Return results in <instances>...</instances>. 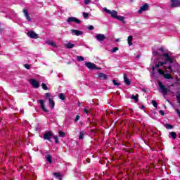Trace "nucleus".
Instances as JSON below:
<instances>
[{
    "label": "nucleus",
    "mask_w": 180,
    "mask_h": 180,
    "mask_svg": "<svg viewBox=\"0 0 180 180\" xmlns=\"http://www.w3.org/2000/svg\"><path fill=\"white\" fill-rule=\"evenodd\" d=\"M162 57H165V61H159V64H160V65H165L167 63H169V64L174 63V59L168 53H162Z\"/></svg>",
    "instance_id": "1"
},
{
    "label": "nucleus",
    "mask_w": 180,
    "mask_h": 180,
    "mask_svg": "<svg viewBox=\"0 0 180 180\" xmlns=\"http://www.w3.org/2000/svg\"><path fill=\"white\" fill-rule=\"evenodd\" d=\"M158 74H160V75H162V77H163L165 79H174V77H172V76L171 75V74L165 73V72H164V70H162V69H159V70H158Z\"/></svg>",
    "instance_id": "2"
},
{
    "label": "nucleus",
    "mask_w": 180,
    "mask_h": 180,
    "mask_svg": "<svg viewBox=\"0 0 180 180\" xmlns=\"http://www.w3.org/2000/svg\"><path fill=\"white\" fill-rule=\"evenodd\" d=\"M85 65L89 70H102L101 68H98L95 63L91 62H86Z\"/></svg>",
    "instance_id": "3"
},
{
    "label": "nucleus",
    "mask_w": 180,
    "mask_h": 180,
    "mask_svg": "<svg viewBox=\"0 0 180 180\" xmlns=\"http://www.w3.org/2000/svg\"><path fill=\"white\" fill-rule=\"evenodd\" d=\"M158 86L163 95H167V94H168V92L169 91V90L167 89V87H165L164 84H162V82H161V81H158Z\"/></svg>",
    "instance_id": "4"
},
{
    "label": "nucleus",
    "mask_w": 180,
    "mask_h": 180,
    "mask_svg": "<svg viewBox=\"0 0 180 180\" xmlns=\"http://www.w3.org/2000/svg\"><path fill=\"white\" fill-rule=\"evenodd\" d=\"M103 9L104 11H105L106 13H108V15H110L112 18H114L115 19H116L117 16V11L115 10L110 11V10L108 9V8L106 7H104Z\"/></svg>",
    "instance_id": "5"
},
{
    "label": "nucleus",
    "mask_w": 180,
    "mask_h": 180,
    "mask_svg": "<svg viewBox=\"0 0 180 180\" xmlns=\"http://www.w3.org/2000/svg\"><path fill=\"white\" fill-rule=\"evenodd\" d=\"M27 35L30 39H39L40 37V35L39 34H37L36 32H34V31L32 30L28 31Z\"/></svg>",
    "instance_id": "6"
},
{
    "label": "nucleus",
    "mask_w": 180,
    "mask_h": 180,
    "mask_svg": "<svg viewBox=\"0 0 180 180\" xmlns=\"http://www.w3.org/2000/svg\"><path fill=\"white\" fill-rule=\"evenodd\" d=\"M53 132H51V131H48L44 134V140H48V141L51 142V137H53Z\"/></svg>",
    "instance_id": "7"
},
{
    "label": "nucleus",
    "mask_w": 180,
    "mask_h": 180,
    "mask_svg": "<svg viewBox=\"0 0 180 180\" xmlns=\"http://www.w3.org/2000/svg\"><path fill=\"white\" fill-rule=\"evenodd\" d=\"M30 84L33 86V88H40V83L39 81L34 79H30Z\"/></svg>",
    "instance_id": "8"
},
{
    "label": "nucleus",
    "mask_w": 180,
    "mask_h": 180,
    "mask_svg": "<svg viewBox=\"0 0 180 180\" xmlns=\"http://www.w3.org/2000/svg\"><path fill=\"white\" fill-rule=\"evenodd\" d=\"M68 23H71V22H75L78 25L81 23V20L75 18V17H69L67 20Z\"/></svg>",
    "instance_id": "9"
},
{
    "label": "nucleus",
    "mask_w": 180,
    "mask_h": 180,
    "mask_svg": "<svg viewBox=\"0 0 180 180\" xmlns=\"http://www.w3.org/2000/svg\"><path fill=\"white\" fill-rule=\"evenodd\" d=\"M171 1V7L172 8H179L180 6V0H170Z\"/></svg>",
    "instance_id": "10"
},
{
    "label": "nucleus",
    "mask_w": 180,
    "mask_h": 180,
    "mask_svg": "<svg viewBox=\"0 0 180 180\" xmlns=\"http://www.w3.org/2000/svg\"><path fill=\"white\" fill-rule=\"evenodd\" d=\"M148 4H145L143 6H141L140 9L138 11L139 13H142L143 12H146V11H148Z\"/></svg>",
    "instance_id": "11"
},
{
    "label": "nucleus",
    "mask_w": 180,
    "mask_h": 180,
    "mask_svg": "<svg viewBox=\"0 0 180 180\" xmlns=\"http://www.w3.org/2000/svg\"><path fill=\"white\" fill-rule=\"evenodd\" d=\"M96 39L98 41H103L106 39V36L103 34H98L96 35Z\"/></svg>",
    "instance_id": "12"
},
{
    "label": "nucleus",
    "mask_w": 180,
    "mask_h": 180,
    "mask_svg": "<svg viewBox=\"0 0 180 180\" xmlns=\"http://www.w3.org/2000/svg\"><path fill=\"white\" fill-rule=\"evenodd\" d=\"M38 103L41 105V108L42 110H44V112H49V110L46 108V105H44V100H38Z\"/></svg>",
    "instance_id": "13"
},
{
    "label": "nucleus",
    "mask_w": 180,
    "mask_h": 180,
    "mask_svg": "<svg viewBox=\"0 0 180 180\" xmlns=\"http://www.w3.org/2000/svg\"><path fill=\"white\" fill-rule=\"evenodd\" d=\"M24 15H25V17L26 18L28 22H31L32 21V18H30V15L29 14V11H27V9H24L22 11Z\"/></svg>",
    "instance_id": "14"
},
{
    "label": "nucleus",
    "mask_w": 180,
    "mask_h": 180,
    "mask_svg": "<svg viewBox=\"0 0 180 180\" xmlns=\"http://www.w3.org/2000/svg\"><path fill=\"white\" fill-rule=\"evenodd\" d=\"M72 34H75V36H82L84 32L78 30H71Z\"/></svg>",
    "instance_id": "15"
},
{
    "label": "nucleus",
    "mask_w": 180,
    "mask_h": 180,
    "mask_svg": "<svg viewBox=\"0 0 180 180\" xmlns=\"http://www.w3.org/2000/svg\"><path fill=\"white\" fill-rule=\"evenodd\" d=\"M124 82L127 84L128 86L131 85V82L130 81V79L127 78V74H124Z\"/></svg>",
    "instance_id": "16"
},
{
    "label": "nucleus",
    "mask_w": 180,
    "mask_h": 180,
    "mask_svg": "<svg viewBox=\"0 0 180 180\" xmlns=\"http://www.w3.org/2000/svg\"><path fill=\"white\" fill-rule=\"evenodd\" d=\"M49 105L51 109H54V107L56 106V102H54L53 98H49Z\"/></svg>",
    "instance_id": "17"
},
{
    "label": "nucleus",
    "mask_w": 180,
    "mask_h": 180,
    "mask_svg": "<svg viewBox=\"0 0 180 180\" xmlns=\"http://www.w3.org/2000/svg\"><path fill=\"white\" fill-rule=\"evenodd\" d=\"M98 76L100 79H108V77H109L105 73H98Z\"/></svg>",
    "instance_id": "18"
},
{
    "label": "nucleus",
    "mask_w": 180,
    "mask_h": 180,
    "mask_svg": "<svg viewBox=\"0 0 180 180\" xmlns=\"http://www.w3.org/2000/svg\"><path fill=\"white\" fill-rule=\"evenodd\" d=\"M115 19L122 22L124 25L126 24V21L124 20V17L123 16L117 15V18H115Z\"/></svg>",
    "instance_id": "19"
},
{
    "label": "nucleus",
    "mask_w": 180,
    "mask_h": 180,
    "mask_svg": "<svg viewBox=\"0 0 180 180\" xmlns=\"http://www.w3.org/2000/svg\"><path fill=\"white\" fill-rule=\"evenodd\" d=\"M129 46H131L133 44V36L130 35L127 39Z\"/></svg>",
    "instance_id": "20"
},
{
    "label": "nucleus",
    "mask_w": 180,
    "mask_h": 180,
    "mask_svg": "<svg viewBox=\"0 0 180 180\" xmlns=\"http://www.w3.org/2000/svg\"><path fill=\"white\" fill-rule=\"evenodd\" d=\"M65 47L66 49H73V47H75V44H71V43H68L65 44Z\"/></svg>",
    "instance_id": "21"
},
{
    "label": "nucleus",
    "mask_w": 180,
    "mask_h": 180,
    "mask_svg": "<svg viewBox=\"0 0 180 180\" xmlns=\"http://www.w3.org/2000/svg\"><path fill=\"white\" fill-rule=\"evenodd\" d=\"M46 161L49 162V164H51V162H53V156H51V155H48L46 156Z\"/></svg>",
    "instance_id": "22"
},
{
    "label": "nucleus",
    "mask_w": 180,
    "mask_h": 180,
    "mask_svg": "<svg viewBox=\"0 0 180 180\" xmlns=\"http://www.w3.org/2000/svg\"><path fill=\"white\" fill-rule=\"evenodd\" d=\"M169 136H171V137L173 140H175L176 139V132L171 131V132H169Z\"/></svg>",
    "instance_id": "23"
},
{
    "label": "nucleus",
    "mask_w": 180,
    "mask_h": 180,
    "mask_svg": "<svg viewBox=\"0 0 180 180\" xmlns=\"http://www.w3.org/2000/svg\"><path fill=\"white\" fill-rule=\"evenodd\" d=\"M131 99H134V101H135V103H137V102H139V94H136V96H134V94H132Z\"/></svg>",
    "instance_id": "24"
},
{
    "label": "nucleus",
    "mask_w": 180,
    "mask_h": 180,
    "mask_svg": "<svg viewBox=\"0 0 180 180\" xmlns=\"http://www.w3.org/2000/svg\"><path fill=\"white\" fill-rule=\"evenodd\" d=\"M53 175H54V176H55L56 178H57V179H58V180H63V179L61 178V174L55 172V173H53Z\"/></svg>",
    "instance_id": "25"
},
{
    "label": "nucleus",
    "mask_w": 180,
    "mask_h": 180,
    "mask_svg": "<svg viewBox=\"0 0 180 180\" xmlns=\"http://www.w3.org/2000/svg\"><path fill=\"white\" fill-rule=\"evenodd\" d=\"M165 127L167 129V130H171L172 129H174V126L169 124H164Z\"/></svg>",
    "instance_id": "26"
},
{
    "label": "nucleus",
    "mask_w": 180,
    "mask_h": 180,
    "mask_svg": "<svg viewBox=\"0 0 180 180\" xmlns=\"http://www.w3.org/2000/svg\"><path fill=\"white\" fill-rule=\"evenodd\" d=\"M58 98L59 99H60L61 101H65V95H64V94L60 93L58 95Z\"/></svg>",
    "instance_id": "27"
},
{
    "label": "nucleus",
    "mask_w": 180,
    "mask_h": 180,
    "mask_svg": "<svg viewBox=\"0 0 180 180\" xmlns=\"http://www.w3.org/2000/svg\"><path fill=\"white\" fill-rule=\"evenodd\" d=\"M46 43L49 46H52V47H57V45L53 41H46Z\"/></svg>",
    "instance_id": "28"
},
{
    "label": "nucleus",
    "mask_w": 180,
    "mask_h": 180,
    "mask_svg": "<svg viewBox=\"0 0 180 180\" xmlns=\"http://www.w3.org/2000/svg\"><path fill=\"white\" fill-rule=\"evenodd\" d=\"M84 134H85V132L84 131H80L79 140H82L84 139Z\"/></svg>",
    "instance_id": "29"
},
{
    "label": "nucleus",
    "mask_w": 180,
    "mask_h": 180,
    "mask_svg": "<svg viewBox=\"0 0 180 180\" xmlns=\"http://www.w3.org/2000/svg\"><path fill=\"white\" fill-rule=\"evenodd\" d=\"M41 86H42V89H44V91H49V87L47 86V85L46 84L42 83Z\"/></svg>",
    "instance_id": "30"
},
{
    "label": "nucleus",
    "mask_w": 180,
    "mask_h": 180,
    "mask_svg": "<svg viewBox=\"0 0 180 180\" xmlns=\"http://www.w3.org/2000/svg\"><path fill=\"white\" fill-rule=\"evenodd\" d=\"M151 103H152L153 106H154V108H158V103H157V101L153 100L151 101Z\"/></svg>",
    "instance_id": "31"
},
{
    "label": "nucleus",
    "mask_w": 180,
    "mask_h": 180,
    "mask_svg": "<svg viewBox=\"0 0 180 180\" xmlns=\"http://www.w3.org/2000/svg\"><path fill=\"white\" fill-rule=\"evenodd\" d=\"M112 83L114 85L117 86H120V85H122L120 83L117 82L116 79H112Z\"/></svg>",
    "instance_id": "32"
},
{
    "label": "nucleus",
    "mask_w": 180,
    "mask_h": 180,
    "mask_svg": "<svg viewBox=\"0 0 180 180\" xmlns=\"http://www.w3.org/2000/svg\"><path fill=\"white\" fill-rule=\"evenodd\" d=\"M89 17V13H83V18L84 19H88Z\"/></svg>",
    "instance_id": "33"
},
{
    "label": "nucleus",
    "mask_w": 180,
    "mask_h": 180,
    "mask_svg": "<svg viewBox=\"0 0 180 180\" xmlns=\"http://www.w3.org/2000/svg\"><path fill=\"white\" fill-rule=\"evenodd\" d=\"M77 61H79V63L84 61V57H82V56H77Z\"/></svg>",
    "instance_id": "34"
},
{
    "label": "nucleus",
    "mask_w": 180,
    "mask_h": 180,
    "mask_svg": "<svg viewBox=\"0 0 180 180\" xmlns=\"http://www.w3.org/2000/svg\"><path fill=\"white\" fill-rule=\"evenodd\" d=\"M45 97H46V98L47 100H49V101H50V99H51V98H50V93H46V94H45Z\"/></svg>",
    "instance_id": "35"
},
{
    "label": "nucleus",
    "mask_w": 180,
    "mask_h": 180,
    "mask_svg": "<svg viewBox=\"0 0 180 180\" xmlns=\"http://www.w3.org/2000/svg\"><path fill=\"white\" fill-rule=\"evenodd\" d=\"M59 136H60V137H65V133L60 131H59Z\"/></svg>",
    "instance_id": "36"
},
{
    "label": "nucleus",
    "mask_w": 180,
    "mask_h": 180,
    "mask_svg": "<svg viewBox=\"0 0 180 180\" xmlns=\"http://www.w3.org/2000/svg\"><path fill=\"white\" fill-rule=\"evenodd\" d=\"M165 68L169 70L170 72H174V70H172V66L171 65H169L167 68Z\"/></svg>",
    "instance_id": "37"
},
{
    "label": "nucleus",
    "mask_w": 180,
    "mask_h": 180,
    "mask_svg": "<svg viewBox=\"0 0 180 180\" xmlns=\"http://www.w3.org/2000/svg\"><path fill=\"white\" fill-rule=\"evenodd\" d=\"M117 50H119V48L115 47V48H113V49L111 50V51H112V53H116V51H117Z\"/></svg>",
    "instance_id": "38"
},
{
    "label": "nucleus",
    "mask_w": 180,
    "mask_h": 180,
    "mask_svg": "<svg viewBox=\"0 0 180 180\" xmlns=\"http://www.w3.org/2000/svg\"><path fill=\"white\" fill-rule=\"evenodd\" d=\"M24 67L26 68V70H30V65L29 64H25Z\"/></svg>",
    "instance_id": "39"
},
{
    "label": "nucleus",
    "mask_w": 180,
    "mask_h": 180,
    "mask_svg": "<svg viewBox=\"0 0 180 180\" xmlns=\"http://www.w3.org/2000/svg\"><path fill=\"white\" fill-rule=\"evenodd\" d=\"M56 144H58V136H53Z\"/></svg>",
    "instance_id": "40"
},
{
    "label": "nucleus",
    "mask_w": 180,
    "mask_h": 180,
    "mask_svg": "<svg viewBox=\"0 0 180 180\" xmlns=\"http://www.w3.org/2000/svg\"><path fill=\"white\" fill-rule=\"evenodd\" d=\"M90 2H91V0H84V5H89Z\"/></svg>",
    "instance_id": "41"
},
{
    "label": "nucleus",
    "mask_w": 180,
    "mask_h": 180,
    "mask_svg": "<svg viewBox=\"0 0 180 180\" xmlns=\"http://www.w3.org/2000/svg\"><path fill=\"white\" fill-rule=\"evenodd\" d=\"M155 68H160V67H162V65H161V64L159 63V62H158V63H156L155 65Z\"/></svg>",
    "instance_id": "42"
},
{
    "label": "nucleus",
    "mask_w": 180,
    "mask_h": 180,
    "mask_svg": "<svg viewBox=\"0 0 180 180\" xmlns=\"http://www.w3.org/2000/svg\"><path fill=\"white\" fill-rule=\"evenodd\" d=\"M159 113L160 115H161L162 116H164L165 115V112H164V110H159Z\"/></svg>",
    "instance_id": "43"
},
{
    "label": "nucleus",
    "mask_w": 180,
    "mask_h": 180,
    "mask_svg": "<svg viewBox=\"0 0 180 180\" xmlns=\"http://www.w3.org/2000/svg\"><path fill=\"white\" fill-rule=\"evenodd\" d=\"M88 29L89 30H94L95 29V27H94V25H90L89 27H88Z\"/></svg>",
    "instance_id": "44"
},
{
    "label": "nucleus",
    "mask_w": 180,
    "mask_h": 180,
    "mask_svg": "<svg viewBox=\"0 0 180 180\" xmlns=\"http://www.w3.org/2000/svg\"><path fill=\"white\" fill-rule=\"evenodd\" d=\"M79 118H80V117L77 115L75 119V122H78V120H79Z\"/></svg>",
    "instance_id": "45"
},
{
    "label": "nucleus",
    "mask_w": 180,
    "mask_h": 180,
    "mask_svg": "<svg viewBox=\"0 0 180 180\" xmlns=\"http://www.w3.org/2000/svg\"><path fill=\"white\" fill-rule=\"evenodd\" d=\"M4 29H2V24L0 22V32H2Z\"/></svg>",
    "instance_id": "46"
},
{
    "label": "nucleus",
    "mask_w": 180,
    "mask_h": 180,
    "mask_svg": "<svg viewBox=\"0 0 180 180\" xmlns=\"http://www.w3.org/2000/svg\"><path fill=\"white\" fill-rule=\"evenodd\" d=\"M14 144L15 146H17V147H19V142L15 141Z\"/></svg>",
    "instance_id": "47"
},
{
    "label": "nucleus",
    "mask_w": 180,
    "mask_h": 180,
    "mask_svg": "<svg viewBox=\"0 0 180 180\" xmlns=\"http://www.w3.org/2000/svg\"><path fill=\"white\" fill-rule=\"evenodd\" d=\"M152 70H153V72H154V71H155V66L152 67Z\"/></svg>",
    "instance_id": "48"
},
{
    "label": "nucleus",
    "mask_w": 180,
    "mask_h": 180,
    "mask_svg": "<svg viewBox=\"0 0 180 180\" xmlns=\"http://www.w3.org/2000/svg\"><path fill=\"white\" fill-rule=\"evenodd\" d=\"M84 113L88 114V112H89V111H88V110H87V109H84Z\"/></svg>",
    "instance_id": "49"
},
{
    "label": "nucleus",
    "mask_w": 180,
    "mask_h": 180,
    "mask_svg": "<svg viewBox=\"0 0 180 180\" xmlns=\"http://www.w3.org/2000/svg\"><path fill=\"white\" fill-rule=\"evenodd\" d=\"M159 50H160V51H164V48H162H162H160Z\"/></svg>",
    "instance_id": "50"
},
{
    "label": "nucleus",
    "mask_w": 180,
    "mask_h": 180,
    "mask_svg": "<svg viewBox=\"0 0 180 180\" xmlns=\"http://www.w3.org/2000/svg\"><path fill=\"white\" fill-rule=\"evenodd\" d=\"M140 57H141V55H137L136 56V58H140Z\"/></svg>",
    "instance_id": "51"
},
{
    "label": "nucleus",
    "mask_w": 180,
    "mask_h": 180,
    "mask_svg": "<svg viewBox=\"0 0 180 180\" xmlns=\"http://www.w3.org/2000/svg\"><path fill=\"white\" fill-rule=\"evenodd\" d=\"M119 112H120V110H116V113H117V115H119Z\"/></svg>",
    "instance_id": "52"
},
{
    "label": "nucleus",
    "mask_w": 180,
    "mask_h": 180,
    "mask_svg": "<svg viewBox=\"0 0 180 180\" xmlns=\"http://www.w3.org/2000/svg\"><path fill=\"white\" fill-rule=\"evenodd\" d=\"M141 108H142V109H144L145 107H144V105H142Z\"/></svg>",
    "instance_id": "53"
},
{
    "label": "nucleus",
    "mask_w": 180,
    "mask_h": 180,
    "mask_svg": "<svg viewBox=\"0 0 180 180\" xmlns=\"http://www.w3.org/2000/svg\"><path fill=\"white\" fill-rule=\"evenodd\" d=\"M92 124L95 126V122H92Z\"/></svg>",
    "instance_id": "54"
},
{
    "label": "nucleus",
    "mask_w": 180,
    "mask_h": 180,
    "mask_svg": "<svg viewBox=\"0 0 180 180\" xmlns=\"http://www.w3.org/2000/svg\"><path fill=\"white\" fill-rule=\"evenodd\" d=\"M116 41H119V39H117Z\"/></svg>",
    "instance_id": "55"
},
{
    "label": "nucleus",
    "mask_w": 180,
    "mask_h": 180,
    "mask_svg": "<svg viewBox=\"0 0 180 180\" xmlns=\"http://www.w3.org/2000/svg\"><path fill=\"white\" fill-rule=\"evenodd\" d=\"M131 1H133V0H131Z\"/></svg>",
    "instance_id": "56"
}]
</instances>
